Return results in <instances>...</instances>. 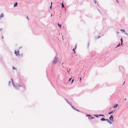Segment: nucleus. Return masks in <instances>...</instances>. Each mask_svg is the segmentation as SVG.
<instances>
[{
	"label": "nucleus",
	"mask_w": 128,
	"mask_h": 128,
	"mask_svg": "<svg viewBox=\"0 0 128 128\" xmlns=\"http://www.w3.org/2000/svg\"><path fill=\"white\" fill-rule=\"evenodd\" d=\"M12 84L13 86L16 89H18V88L21 87V86L19 84H18L17 83L16 84H14V80H12Z\"/></svg>",
	"instance_id": "1"
},
{
	"label": "nucleus",
	"mask_w": 128,
	"mask_h": 128,
	"mask_svg": "<svg viewBox=\"0 0 128 128\" xmlns=\"http://www.w3.org/2000/svg\"><path fill=\"white\" fill-rule=\"evenodd\" d=\"M58 58H56V57H54V59L52 62V63H54L55 64H56L57 62V59Z\"/></svg>",
	"instance_id": "2"
},
{
	"label": "nucleus",
	"mask_w": 128,
	"mask_h": 128,
	"mask_svg": "<svg viewBox=\"0 0 128 128\" xmlns=\"http://www.w3.org/2000/svg\"><path fill=\"white\" fill-rule=\"evenodd\" d=\"M18 51H17L16 50L14 52V53L16 54V56L17 55H18V56H19L20 55V54H19V51L18 50Z\"/></svg>",
	"instance_id": "3"
},
{
	"label": "nucleus",
	"mask_w": 128,
	"mask_h": 128,
	"mask_svg": "<svg viewBox=\"0 0 128 128\" xmlns=\"http://www.w3.org/2000/svg\"><path fill=\"white\" fill-rule=\"evenodd\" d=\"M113 119V116H112V115H111L110 117H109V119L110 120H112Z\"/></svg>",
	"instance_id": "4"
},
{
	"label": "nucleus",
	"mask_w": 128,
	"mask_h": 128,
	"mask_svg": "<svg viewBox=\"0 0 128 128\" xmlns=\"http://www.w3.org/2000/svg\"><path fill=\"white\" fill-rule=\"evenodd\" d=\"M4 16V14L3 13H2L0 15V19H1V18L3 17Z\"/></svg>",
	"instance_id": "5"
},
{
	"label": "nucleus",
	"mask_w": 128,
	"mask_h": 128,
	"mask_svg": "<svg viewBox=\"0 0 128 128\" xmlns=\"http://www.w3.org/2000/svg\"><path fill=\"white\" fill-rule=\"evenodd\" d=\"M18 4L17 2H16L14 4V7H15L17 6Z\"/></svg>",
	"instance_id": "6"
},
{
	"label": "nucleus",
	"mask_w": 128,
	"mask_h": 128,
	"mask_svg": "<svg viewBox=\"0 0 128 128\" xmlns=\"http://www.w3.org/2000/svg\"><path fill=\"white\" fill-rule=\"evenodd\" d=\"M120 40V41H121L120 45H122V42H123V40H122V38H121Z\"/></svg>",
	"instance_id": "7"
},
{
	"label": "nucleus",
	"mask_w": 128,
	"mask_h": 128,
	"mask_svg": "<svg viewBox=\"0 0 128 128\" xmlns=\"http://www.w3.org/2000/svg\"><path fill=\"white\" fill-rule=\"evenodd\" d=\"M100 120L101 121H104L106 120V119L103 118L101 119Z\"/></svg>",
	"instance_id": "8"
},
{
	"label": "nucleus",
	"mask_w": 128,
	"mask_h": 128,
	"mask_svg": "<svg viewBox=\"0 0 128 128\" xmlns=\"http://www.w3.org/2000/svg\"><path fill=\"white\" fill-rule=\"evenodd\" d=\"M118 106V104H116L115 106H113V108H116Z\"/></svg>",
	"instance_id": "9"
},
{
	"label": "nucleus",
	"mask_w": 128,
	"mask_h": 128,
	"mask_svg": "<svg viewBox=\"0 0 128 128\" xmlns=\"http://www.w3.org/2000/svg\"><path fill=\"white\" fill-rule=\"evenodd\" d=\"M64 6L63 3H62V8H64Z\"/></svg>",
	"instance_id": "10"
},
{
	"label": "nucleus",
	"mask_w": 128,
	"mask_h": 128,
	"mask_svg": "<svg viewBox=\"0 0 128 128\" xmlns=\"http://www.w3.org/2000/svg\"><path fill=\"white\" fill-rule=\"evenodd\" d=\"M72 108L73 109H74V110H76L77 109L76 108H74V107L73 106H72Z\"/></svg>",
	"instance_id": "11"
},
{
	"label": "nucleus",
	"mask_w": 128,
	"mask_h": 128,
	"mask_svg": "<svg viewBox=\"0 0 128 128\" xmlns=\"http://www.w3.org/2000/svg\"><path fill=\"white\" fill-rule=\"evenodd\" d=\"M112 112H113V111H112L111 112H109L108 113V114H111Z\"/></svg>",
	"instance_id": "12"
},
{
	"label": "nucleus",
	"mask_w": 128,
	"mask_h": 128,
	"mask_svg": "<svg viewBox=\"0 0 128 128\" xmlns=\"http://www.w3.org/2000/svg\"><path fill=\"white\" fill-rule=\"evenodd\" d=\"M64 99L65 100H66V101L67 102L68 104H69V102L68 100H66V99H65V98H64Z\"/></svg>",
	"instance_id": "13"
},
{
	"label": "nucleus",
	"mask_w": 128,
	"mask_h": 128,
	"mask_svg": "<svg viewBox=\"0 0 128 128\" xmlns=\"http://www.w3.org/2000/svg\"><path fill=\"white\" fill-rule=\"evenodd\" d=\"M58 25L59 27H60V28H61V24H60L59 23H58Z\"/></svg>",
	"instance_id": "14"
},
{
	"label": "nucleus",
	"mask_w": 128,
	"mask_h": 128,
	"mask_svg": "<svg viewBox=\"0 0 128 128\" xmlns=\"http://www.w3.org/2000/svg\"><path fill=\"white\" fill-rule=\"evenodd\" d=\"M120 30L121 31H122V32H125V30H122V29H121Z\"/></svg>",
	"instance_id": "15"
},
{
	"label": "nucleus",
	"mask_w": 128,
	"mask_h": 128,
	"mask_svg": "<svg viewBox=\"0 0 128 128\" xmlns=\"http://www.w3.org/2000/svg\"><path fill=\"white\" fill-rule=\"evenodd\" d=\"M121 45L120 44H118L117 46H116V48L117 47L119 46H120Z\"/></svg>",
	"instance_id": "16"
},
{
	"label": "nucleus",
	"mask_w": 128,
	"mask_h": 128,
	"mask_svg": "<svg viewBox=\"0 0 128 128\" xmlns=\"http://www.w3.org/2000/svg\"><path fill=\"white\" fill-rule=\"evenodd\" d=\"M11 82L10 81L9 82H8V86H10V84L11 83Z\"/></svg>",
	"instance_id": "17"
},
{
	"label": "nucleus",
	"mask_w": 128,
	"mask_h": 128,
	"mask_svg": "<svg viewBox=\"0 0 128 128\" xmlns=\"http://www.w3.org/2000/svg\"><path fill=\"white\" fill-rule=\"evenodd\" d=\"M93 0L94 1V2H95V4H96V3H97V4H98V6H98V3L96 1V0Z\"/></svg>",
	"instance_id": "18"
},
{
	"label": "nucleus",
	"mask_w": 128,
	"mask_h": 128,
	"mask_svg": "<svg viewBox=\"0 0 128 128\" xmlns=\"http://www.w3.org/2000/svg\"><path fill=\"white\" fill-rule=\"evenodd\" d=\"M108 122L110 124H112V122L110 120H108Z\"/></svg>",
	"instance_id": "19"
},
{
	"label": "nucleus",
	"mask_w": 128,
	"mask_h": 128,
	"mask_svg": "<svg viewBox=\"0 0 128 128\" xmlns=\"http://www.w3.org/2000/svg\"><path fill=\"white\" fill-rule=\"evenodd\" d=\"M12 69L13 70H16V69L15 67H14L13 66H12Z\"/></svg>",
	"instance_id": "20"
},
{
	"label": "nucleus",
	"mask_w": 128,
	"mask_h": 128,
	"mask_svg": "<svg viewBox=\"0 0 128 128\" xmlns=\"http://www.w3.org/2000/svg\"><path fill=\"white\" fill-rule=\"evenodd\" d=\"M52 2H51V5L50 7V9H52Z\"/></svg>",
	"instance_id": "21"
},
{
	"label": "nucleus",
	"mask_w": 128,
	"mask_h": 128,
	"mask_svg": "<svg viewBox=\"0 0 128 128\" xmlns=\"http://www.w3.org/2000/svg\"><path fill=\"white\" fill-rule=\"evenodd\" d=\"M98 116H104V115L103 114H99L98 115Z\"/></svg>",
	"instance_id": "22"
},
{
	"label": "nucleus",
	"mask_w": 128,
	"mask_h": 128,
	"mask_svg": "<svg viewBox=\"0 0 128 128\" xmlns=\"http://www.w3.org/2000/svg\"><path fill=\"white\" fill-rule=\"evenodd\" d=\"M94 116L97 117H98V115H94Z\"/></svg>",
	"instance_id": "23"
},
{
	"label": "nucleus",
	"mask_w": 128,
	"mask_h": 128,
	"mask_svg": "<svg viewBox=\"0 0 128 128\" xmlns=\"http://www.w3.org/2000/svg\"><path fill=\"white\" fill-rule=\"evenodd\" d=\"M69 104L72 107V106L71 104V103L69 102V104Z\"/></svg>",
	"instance_id": "24"
},
{
	"label": "nucleus",
	"mask_w": 128,
	"mask_h": 128,
	"mask_svg": "<svg viewBox=\"0 0 128 128\" xmlns=\"http://www.w3.org/2000/svg\"><path fill=\"white\" fill-rule=\"evenodd\" d=\"M75 49H74V48L72 50L74 52V53H75Z\"/></svg>",
	"instance_id": "25"
},
{
	"label": "nucleus",
	"mask_w": 128,
	"mask_h": 128,
	"mask_svg": "<svg viewBox=\"0 0 128 128\" xmlns=\"http://www.w3.org/2000/svg\"><path fill=\"white\" fill-rule=\"evenodd\" d=\"M125 34L128 36V34L126 33L125 32Z\"/></svg>",
	"instance_id": "26"
},
{
	"label": "nucleus",
	"mask_w": 128,
	"mask_h": 128,
	"mask_svg": "<svg viewBox=\"0 0 128 128\" xmlns=\"http://www.w3.org/2000/svg\"><path fill=\"white\" fill-rule=\"evenodd\" d=\"M106 120L107 121H108V120H109V119H106Z\"/></svg>",
	"instance_id": "27"
},
{
	"label": "nucleus",
	"mask_w": 128,
	"mask_h": 128,
	"mask_svg": "<svg viewBox=\"0 0 128 128\" xmlns=\"http://www.w3.org/2000/svg\"><path fill=\"white\" fill-rule=\"evenodd\" d=\"M72 78H70L68 79V80H71Z\"/></svg>",
	"instance_id": "28"
},
{
	"label": "nucleus",
	"mask_w": 128,
	"mask_h": 128,
	"mask_svg": "<svg viewBox=\"0 0 128 128\" xmlns=\"http://www.w3.org/2000/svg\"><path fill=\"white\" fill-rule=\"evenodd\" d=\"M89 45V42H88V46Z\"/></svg>",
	"instance_id": "29"
},
{
	"label": "nucleus",
	"mask_w": 128,
	"mask_h": 128,
	"mask_svg": "<svg viewBox=\"0 0 128 128\" xmlns=\"http://www.w3.org/2000/svg\"><path fill=\"white\" fill-rule=\"evenodd\" d=\"M22 48V46H20L19 48V49H20L21 48Z\"/></svg>",
	"instance_id": "30"
},
{
	"label": "nucleus",
	"mask_w": 128,
	"mask_h": 128,
	"mask_svg": "<svg viewBox=\"0 0 128 128\" xmlns=\"http://www.w3.org/2000/svg\"><path fill=\"white\" fill-rule=\"evenodd\" d=\"M86 116H90L89 115H86Z\"/></svg>",
	"instance_id": "31"
},
{
	"label": "nucleus",
	"mask_w": 128,
	"mask_h": 128,
	"mask_svg": "<svg viewBox=\"0 0 128 128\" xmlns=\"http://www.w3.org/2000/svg\"><path fill=\"white\" fill-rule=\"evenodd\" d=\"M94 118V117H91L90 118H91V119H92V118Z\"/></svg>",
	"instance_id": "32"
},
{
	"label": "nucleus",
	"mask_w": 128,
	"mask_h": 128,
	"mask_svg": "<svg viewBox=\"0 0 128 128\" xmlns=\"http://www.w3.org/2000/svg\"><path fill=\"white\" fill-rule=\"evenodd\" d=\"M74 80H72L71 82V83H72L73 82H74Z\"/></svg>",
	"instance_id": "33"
},
{
	"label": "nucleus",
	"mask_w": 128,
	"mask_h": 128,
	"mask_svg": "<svg viewBox=\"0 0 128 128\" xmlns=\"http://www.w3.org/2000/svg\"><path fill=\"white\" fill-rule=\"evenodd\" d=\"M2 30V28H1L0 29V31Z\"/></svg>",
	"instance_id": "34"
},
{
	"label": "nucleus",
	"mask_w": 128,
	"mask_h": 128,
	"mask_svg": "<svg viewBox=\"0 0 128 128\" xmlns=\"http://www.w3.org/2000/svg\"><path fill=\"white\" fill-rule=\"evenodd\" d=\"M100 36H98V38H100Z\"/></svg>",
	"instance_id": "35"
},
{
	"label": "nucleus",
	"mask_w": 128,
	"mask_h": 128,
	"mask_svg": "<svg viewBox=\"0 0 128 128\" xmlns=\"http://www.w3.org/2000/svg\"><path fill=\"white\" fill-rule=\"evenodd\" d=\"M76 110L78 112H79V111L77 109H76Z\"/></svg>",
	"instance_id": "36"
},
{
	"label": "nucleus",
	"mask_w": 128,
	"mask_h": 128,
	"mask_svg": "<svg viewBox=\"0 0 128 128\" xmlns=\"http://www.w3.org/2000/svg\"><path fill=\"white\" fill-rule=\"evenodd\" d=\"M76 46H75V49H76Z\"/></svg>",
	"instance_id": "37"
},
{
	"label": "nucleus",
	"mask_w": 128,
	"mask_h": 128,
	"mask_svg": "<svg viewBox=\"0 0 128 128\" xmlns=\"http://www.w3.org/2000/svg\"><path fill=\"white\" fill-rule=\"evenodd\" d=\"M76 46H75V49H76Z\"/></svg>",
	"instance_id": "38"
},
{
	"label": "nucleus",
	"mask_w": 128,
	"mask_h": 128,
	"mask_svg": "<svg viewBox=\"0 0 128 128\" xmlns=\"http://www.w3.org/2000/svg\"><path fill=\"white\" fill-rule=\"evenodd\" d=\"M81 80V78H80V80Z\"/></svg>",
	"instance_id": "39"
},
{
	"label": "nucleus",
	"mask_w": 128,
	"mask_h": 128,
	"mask_svg": "<svg viewBox=\"0 0 128 128\" xmlns=\"http://www.w3.org/2000/svg\"><path fill=\"white\" fill-rule=\"evenodd\" d=\"M124 82H125V81L124 82L123 84V85L124 84Z\"/></svg>",
	"instance_id": "40"
},
{
	"label": "nucleus",
	"mask_w": 128,
	"mask_h": 128,
	"mask_svg": "<svg viewBox=\"0 0 128 128\" xmlns=\"http://www.w3.org/2000/svg\"><path fill=\"white\" fill-rule=\"evenodd\" d=\"M98 11H99L100 12V10H99L98 9Z\"/></svg>",
	"instance_id": "41"
},
{
	"label": "nucleus",
	"mask_w": 128,
	"mask_h": 128,
	"mask_svg": "<svg viewBox=\"0 0 128 128\" xmlns=\"http://www.w3.org/2000/svg\"><path fill=\"white\" fill-rule=\"evenodd\" d=\"M27 18L28 19V20H29L28 18V16H27Z\"/></svg>",
	"instance_id": "42"
},
{
	"label": "nucleus",
	"mask_w": 128,
	"mask_h": 128,
	"mask_svg": "<svg viewBox=\"0 0 128 128\" xmlns=\"http://www.w3.org/2000/svg\"><path fill=\"white\" fill-rule=\"evenodd\" d=\"M116 2H119L117 0H116Z\"/></svg>",
	"instance_id": "43"
},
{
	"label": "nucleus",
	"mask_w": 128,
	"mask_h": 128,
	"mask_svg": "<svg viewBox=\"0 0 128 128\" xmlns=\"http://www.w3.org/2000/svg\"><path fill=\"white\" fill-rule=\"evenodd\" d=\"M11 80H13V79H12V78H11Z\"/></svg>",
	"instance_id": "44"
},
{
	"label": "nucleus",
	"mask_w": 128,
	"mask_h": 128,
	"mask_svg": "<svg viewBox=\"0 0 128 128\" xmlns=\"http://www.w3.org/2000/svg\"><path fill=\"white\" fill-rule=\"evenodd\" d=\"M2 38H3V36H2Z\"/></svg>",
	"instance_id": "45"
},
{
	"label": "nucleus",
	"mask_w": 128,
	"mask_h": 128,
	"mask_svg": "<svg viewBox=\"0 0 128 128\" xmlns=\"http://www.w3.org/2000/svg\"><path fill=\"white\" fill-rule=\"evenodd\" d=\"M74 78H73V79L72 80H74Z\"/></svg>",
	"instance_id": "46"
},
{
	"label": "nucleus",
	"mask_w": 128,
	"mask_h": 128,
	"mask_svg": "<svg viewBox=\"0 0 128 128\" xmlns=\"http://www.w3.org/2000/svg\"><path fill=\"white\" fill-rule=\"evenodd\" d=\"M126 99V98H125L124 99V100H125Z\"/></svg>",
	"instance_id": "47"
},
{
	"label": "nucleus",
	"mask_w": 128,
	"mask_h": 128,
	"mask_svg": "<svg viewBox=\"0 0 128 128\" xmlns=\"http://www.w3.org/2000/svg\"><path fill=\"white\" fill-rule=\"evenodd\" d=\"M63 63H64V62H63V63H62V64H63Z\"/></svg>",
	"instance_id": "48"
},
{
	"label": "nucleus",
	"mask_w": 128,
	"mask_h": 128,
	"mask_svg": "<svg viewBox=\"0 0 128 128\" xmlns=\"http://www.w3.org/2000/svg\"><path fill=\"white\" fill-rule=\"evenodd\" d=\"M21 56H22V55H21Z\"/></svg>",
	"instance_id": "49"
},
{
	"label": "nucleus",
	"mask_w": 128,
	"mask_h": 128,
	"mask_svg": "<svg viewBox=\"0 0 128 128\" xmlns=\"http://www.w3.org/2000/svg\"><path fill=\"white\" fill-rule=\"evenodd\" d=\"M119 33V32H117V33Z\"/></svg>",
	"instance_id": "50"
},
{
	"label": "nucleus",
	"mask_w": 128,
	"mask_h": 128,
	"mask_svg": "<svg viewBox=\"0 0 128 128\" xmlns=\"http://www.w3.org/2000/svg\"><path fill=\"white\" fill-rule=\"evenodd\" d=\"M71 80H68V81L70 82V81Z\"/></svg>",
	"instance_id": "51"
},
{
	"label": "nucleus",
	"mask_w": 128,
	"mask_h": 128,
	"mask_svg": "<svg viewBox=\"0 0 128 128\" xmlns=\"http://www.w3.org/2000/svg\"><path fill=\"white\" fill-rule=\"evenodd\" d=\"M52 16V14H51V16Z\"/></svg>",
	"instance_id": "52"
}]
</instances>
